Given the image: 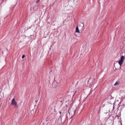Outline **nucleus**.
<instances>
[{"label": "nucleus", "mask_w": 125, "mask_h": 125, "mask_svg": "<svg viewBox=\"0 0 125 125\" xmlns=\"http://www.w3.org/2000/svg\"><path fill=\"white\" fill-rule=\"evenodd\" d=\"M6 52H8V50H6Z\"/></svg>", "instance_id": "8"}, {"label": "nucleus", "mask_w": 125, "mask_h": 125, "mask_svg": "<svg viewBox=\"0 0 125 125\" xmlns=\"http://www.w3.org/2000/svg\"><path fill=\"white\" fill-rule=\"evenodd\" d=\"M12 106H14L15 109H17L18 108V104H17V102L15 101V98H13L12 100L11 103Z\"/></svg>", "instance_id": "3"}, {"label": "nucleus", "mask_w": 125, "mask_h": 125, "mask_svg": "<svg viewBox=\"0 0 125 125\" xmlns=\"http://www.w3.org/2000/svg\"><path fill=\"white\" fill-rule=\"evenodd\" d=\"M39 0H38V1H37V2H39Z\"/></svg>", "instance_id": "10"}, {"label": "nucleus", "mask_w": 125, "mask_h": 125, "mask_svg": "<svg viewBox=\"0 0 125 125\" xmlns=\"http://www.w3.org/2000/svg\"><path fill=\"white\" fill-rule=\"evenodd\" d=\"M125 61V56H122L120 58V60L118 62V64L120 66H122L123 65V63H124V61Z\"/></svg>", "instance_id": "4"}, {"label": "nucleus", "mask_w": 125, "mask_h": 125, "mask_svg": "<svg viewBox=\"0 0 125 125\" xmlns=\"http://www.w3.org/2000/svg\"><path fill=\"white\" fill-rule=\"evenodd\" d=\"M75 33H78L79 34H80V30H79V27L77 26L76 28V31Z\"/></svg>", "instance_id": "5"}, {"label": "nucleus", "mask_w": 125, "mask_h": 125, "mask_svg": "<svg viewBox=\"0 0 125 125\" xmlns=\"http://www.w3.org/2000/svg\"><path fill=\"white\" fill-rule=\"evenodd\" d=\"M60 86V84L59 83L55 81L53 83V87L55 88L56 89H59V86Z\"/></svg>", "instance_id": "2"}, {"label": "nucleus", "mask_w": 125, "mask_h": 125, "mask_svg": "<svg viewBox=\"0 0 125 125\" xmlns=\"http://www.w3.org/2000/svg\"><path fill=\"white\" fill-rule=\"evenodd\" d=\"M76 110H77L76 107H71L70 108L68 111L69 118H73V117H74L75 113L76 112Z\"/></svg>", "instance_id": "1"}, {"label": "nucleus", "mask_w": 125, "mask_h": 125, "mask_svg": "<svg viewBox=\"0 0 125 125\" xmlns=\"http://www.w3.org/2000/svg\"><path fill=\"white\" fill-rule=\"evenodd\" d=\"M60 114H61V111H60Z\"/></svg>", "instance_id": "9"}, {"label": "nucleus", "mask_w": 125, "mask_h": 125, "mask_svg": "<svg viewBox=\"0 0 125 125\" xmlns=\"http://www.w3.org/2000/svg\"><path fill=\"white\" fill-rule=\"evenodd\" d=\"M118 84H119V83L118 82H117L114 85H118Z\"/></svg>", "instance_id": "6"}, {"label": "nucleus", "mask_w": 125, "mask_h": 125, "mask_svg": "<svg viewBox=\"0 0 125 125\" xmlns=\"http://www.w3.org/2000/svg\"><path fill=\"white\" fill-rule=\"evenodd\" d=\"M24 58H25V55H23L22 56V59H24Z\"/></svg>", "instance_id": "7"}]
</instances>
